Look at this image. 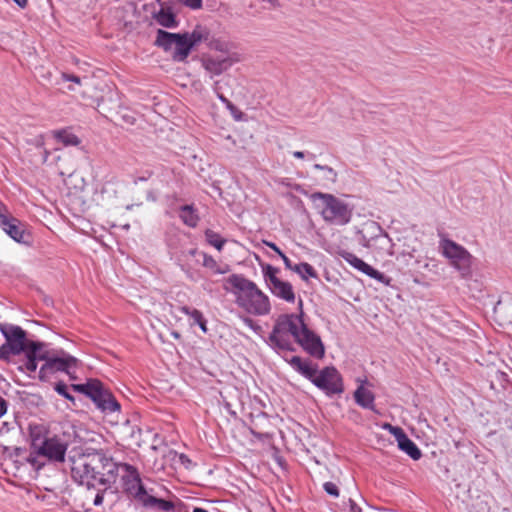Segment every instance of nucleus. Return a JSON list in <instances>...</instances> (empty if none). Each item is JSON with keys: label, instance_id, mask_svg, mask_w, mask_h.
Listing matches in <instances>:
<instances>
[{"label": "nucleus", "instance_id": "13d9d810", "mask_svg": "<svg viewBox=\"0 0 512 512\" xmlns=\"http://www.w3.org/2000/svg\"><path fill=\"white\" fill-rule=\"evenodd\" d=\"M147 179H148V177H139L138 179H136V180L134 181V183H137V181H138V180H140V181H146Z\"/></svg>", "mask_w": 512, "mask_h": 512}, {"label": "nucleus", "instance_id": "2f4dec72", "mask_svg": "<svg viewBox=\"0 0 512 512\" xmlns=\"http://www.w3.org/2000/svg\"><path fill=\"white\" fill-rule=\"evenodd\" d=\"M180 311L182 313H184L185 315L189 316L193 320V323H192L193 325L198 324L204 318L201 311H199L195 308H190L188 306H182V307H180Z\"/></svg>", "mask_w": 512, "mask_h": 512}, {"label": "nucleus", "instance_id": "3c124183", "mask_svg": "<svg viewBox=\"0 0 512 512\" xmlns=\"http://www.w3.org/2000/svg\"><path fill=\"white\" fill-rule=\"evenodd\" d=\"M225 106H226V107H227V108H228L232 113H234V112L238 111V109L236 108V106H235L231 101H229V103H228V104H225Z\"/></svg>", "mask_w": 512, "mask_h": 512}, {"label": "nucleus", "instance_id": "603ef678", "mask_svg": "<svg viewBox=\"0 0 512 512\" xmlns=\"http://www.w3.org/2000/svg\"><path fill=\"white\" fill-rule=\"evenodd\" d=\"M293 156L298 159H303L305 157V153L302 151H294Z\"/></svg>", "mask_w": 512, "mask_h": 512}, {"label": "nucleus", "instance_id": "0eeeda50", "mask_svg": "<svg viewBox=\"0 0 512 512\" xmlns=\"http://www.w3.org/2000/svg\"><path fill=\"white\" fill-rule=\"evenodd\" d=\"M439 248L450 265L453 266L464 278L471 276L472 255L462 245L448 238H441Z\"/></svg>", "mask_w": 512, "mask_h": 512}, {"label": "nucleus", "instance_id": "5fc2aeb1", "mask_svg": "<svg viewBox=\"0 0 512 512\" xmlns=\"http://www.w3.org/2000/svg\"><path fill=\"white\" fill-rule=\"evenodd\" d=\"M12 1L15 2L21 8L25 7L26 3H27V0H12Z\"/></svg>", "mask_w": 512, "mask_h": 512}, {"label": "nucleus", "instance_id": "09e8293b", "mask_svg": "<svg viewBox=\"0 0 512 512\" xmlns=\"http://www.w3.org/2000/svg\"><path fill=\"white\" fill-rule=\"evenodd\" d=\"M197 325L200 327V329H201L204 333H206V332L208 331V328H207V322H206L205 318H203V320H201V322H199Z\"/></svg>", "mask_w": 512, "mask_h": 512}, {"label": "nucleus", "instance_id": "20e7f679", "mask_svg": "<svg viewBox=\"0 0 512 512\" xmlns=\"http://www.w3.org/2000/svg\"><path fill=\"white\" fill-rule=\"evenodd\" d=\"M311 199L320 209V213L326 222L337 225H345L350 222L352 211L341 199L322 192L313 193Z\"/></svg>", "mask_w": 512, "mask_h": 512}, {"label": "nucleus", "instance_id": "79ce46f5", "mask_svg": "<svg viewBox=\"0 0 512 512\" xmlns=\"http://www.w3.org/2000/svg\"><path fill=\"white\" fill-rule=\"evenodd\" d=\"M63 78L66 80V81H72L76 84H80L81 82V79L80 77L76 76V75H70V74H66L64 73L63 74Z\"/></svg>", "mask_w": 512, "mask_h": 512}, {"label": "nucleus", "instance_id": "72a5a7b5", "mask_svg": "<svg viewBox=\"0 0 512 512\" xmlns=\"http://www.w3.org/2000/svg\"><path fill=\"white\" fill-rule=\"evenodd\" d=\"M176 6L183 5L193 10L201 9L203 6V0H173Z\"/></svg>", "mask_w": 512, "mask_h": 512}, {"label": "nucleus", "instance_id": "58836bf2", "mask_svg": "<svg viewBox=\"0 0 512 512\" xmlns=\"http://www.w3.org/2000/svg\"><path fill=\"white\" fill-rule=\"evenodd\" d=\"M360 244L363 245L364 247L366 248H372L373 247V240H372V237L371 238H367L365 236V234H363L362 232H360Z\"/></svg>", "mask_w": 512, "mask_h": 512}, {"label": "nucleus", "instance_id": "9d476101", "mask_svg": "<svg viewBox=\"0 0 512 512\" xmlns=\"http://www.w3.org/2000/svg\"><path fill=\"white\" fill-rule=\"evenodd\" d=\"M201 66L210 79L220 76L228 71L238 59L235 54L215 55L212 53H204L200 56Z\"/></svg>", "mask_w": 512, "mask_h": 512}, {"label": "nucleus", "instance_id": "9b49d317", "mask_svg": "<svg viewBox=\"0 0 512 512\" xmlns=\"http://www.w3.org/2000/svg\"><path fill=\"white\" fill-rule=\"evenodd\" d=\"M63 356H56L47 351L45 363L38 372L40 381H46L50 375L56 372H66L69 374V368L76 366L77 359L71 355L62 352Z\"/></svg>", "mask_w": 512, "mask_h": 512}, {"label": "nucleus", "instance_id": "c03bdc74", "mask_svg": "<svg viewBox=\"0 0 512 512\" xmlns=\"http://www.w3.org/2000/svg\"><path fill=\"white\" fill-rule=\"evenodd\" d=\"M302 269H303V267H301V263H299V264L293 265L290 270L298 273L303 280H307V276L302 274Z\"/></svg>", "mask_w": 512, "mask_h": 512}, {"label": "nucleus", "instance_id": "473e14b6", "mask_svg": "<svg viewBox=\"0 0 512 512\" xmlns=\"http://www.w3.org/2000/svg\"><path fill=\"white\" fill-rule=\"evenodd\" d=\"M340 512H362V510L352 498H348L347 501L342 502Z\"/></svg>", "mask_w": 512, "mask_h": 512}, {"label": "nucleus", "instance_id": "f704fd0d", "mask_svg": "<svg viewBox=\"0 0 512 512\" xmlns=\"http://www.w3.org/2000/svg\"><path fill=\"white\" fill-rule=\"evenodd\" d=\"M314 169H317V170H323L326 172V179L331 181V182H335L336 179H337V172L332 168V167H329V166H326V165H320V164H315L314 166Z\"/></svg>", "mask_w": 512, "mask_h": 512}, {"label": "nucleus", "instance_id": "a19ab883", "mask_svg": "<svg viewBox=\"0 0 512 512\" xmlns=\"http://www.w3.org/2000/svg\"><path fill=\"white\" fill-rule=\"evenodd\" d=\"M8 409V402L0 396V418L4 416Z\"/></svg>", "mask_w": 512, "mask_h": 512}, {"label": "nucleus", "instance_id": "6ab92c4d", "mask_svg": "<svg viewBox=\"0 0 512 512\" xmlns=\"http://www.w3.org/2000/svg\"><path fill=\"white\" fill-rule=\"evenodd\" d=\"M342 257L344 258V260L347 263H349L355 269H357V270L361 271L362 273L370 276L371 278L379 280L383 276L378 270L374 269L372 266H370L369 264L364 262L362 259L358 258L353 253L345 252V253L342 254Z\"/></svg>", "mask_w": 512, "mask_h": 512}, {"label": "nucleus", "instance_id": "8fccbe9b", "mask_svg": "<svg viewBox=\"0 0 512 512\" xmlns=\"http://www.w3.org/2000/svg\"><path fill=\"white\" fill-rule=\"evenodd\" d=\"M217 95V98L223 103V104H228L229 103V100L224 96L223 92L222 93H219V94H216Z\"/></svg>", "mask_w": 512, "mask_h": 512}, {"label": "nucleus", "instance_id": "6e6d98bb", "mask_svg": "<svg viewBox=\"0 0 512 512\" xmlns=\"http://www.w3.org/2000/svg\"><path fill=\"white\" fill-rule=\"evenodd\" d=\"M7 206L5 204H3L2 202H0V214L6 212L7 210Z\"/></svg>", "mask_w": 512, "mask_h": 512}, {"label": "nucleus", "instance_id": "7ed1b4c3", "mask_svg": "<svg viewBox=\"0 0 512 512\" xmlns=\"http://www.w3.org/2000/svg\"><path fill=\"white\" fill-rule=\"evenodd\" d=\"M285 360L295 371L324 391L326 395H339L344 392L342 376L334 366H326L318 371V365L309 359L303 360L299 356H293L290 359L285 358Z\"/></svg>", "mask_w": 512, "mask_h": 512}, {"label": "nucleus", "instance_id": "2eb2a0df", "mask_svg": "<svg viewBox=\"0 0 512 512\" xmlns=\"http://www.w3.org/2000/svg\"><path fill=\"white\" fill-rule=\"evenodd\" d=\"M298 343L305 352L316 359H322L325 355V348L321 338L307 325H302V333L295 341Z\"/></svg>", "mask_w": 512, "mask_h": 512}, {"label": "nucleus", "instance_id": "37998d69", "mask_svg": "<svg viewBox=\"0 0 512 512\" xmlns=\"http://www.w3.org/2000/svg\"><path fill=\"white\" fill-rule=\"evenodd\" d=\"M264 244L271 248L273 251H275L279 256L282 255V250L273 242L270 241H264Z\"/></svg>", "mask_w": 512, "mask_h": 512}, {"label": "nucleus", "instance_id": "bb28decb", "mask_svg": "<svg viewBox=\"0 0 512 512\" xmlns=\"http://www.w3.org/2000/svg\"><path fill=\"white\" fill-rule=\"evenodd\" d=\"M54 137L64 146H78L81 143L78 136L66 129L55 131Z\"/></svg>", "mask_w": 512, "mask_h": 512}, {"label": "nucleus", "instance_id": "7c9ffc66", "mask_svg": "<svg viewBox=\"0 0 512 512\" xmlns=\"http://www.w3.org/2000/svg\"><path fill=\"white\" fill-rule=\"evenodd\" d=\"M188 253L191 256H195L196 254L201 255L203 258L202 265L206 268L211 269L214 273H216V270H217L219 264L216 262V260L212 256H210L204 252H198L197 249H195V248L190 249Z\"/></svg>", "mask_w": 512, "mask_h": 512}, {"label": "nucleus", "instance_id": "f8f14e48", "mask_svg": "<svg viewBox=\"0 0 512 512\" xmlns=\"http://www.w3.org/2000/svg\"><path fill=\"white\" fill-rule=\"evenodd\" d=\"M0 227L14 241L20 244L29 245L31 235L25 229V225L16 217H14L8 209L0 214Z\"/></svg>", "mask_w": 512, "mask_h": 512}, {"label": "nucleus", "instance_id": "b1692460", "mask_svg": "<svg viewBox=\"0 0 512 512\" xmlns=\"http://www.w3.org/2000/svg\"><path fill=\"white\" fill-rule=\"evenodd\" d=\"M179 218L186 226L191 228H195L200 220L197 209L193 205L181 206L179 208Z\"/></svg>", "mask_w": 512, "mask_h": 512}, {"label": "nucleus", "instance_id": "cd10ccee", "mask_svg": "<svg viewBox=\"0 0 512 512\" xmlns=\"http://www.w3.org/2000/svg\"><path fill=\"white\" fill-rule=\"evenodd\" d=\"M122 440L126 442L128 447L136 446L139 447L142 442V431L140 428L132 427L131 431H123Z\"/></svg>", "mask_w": 512, "mask_h": 512}, {"label": "nucleus", "instance_id": "423d86ee", "mask_svg": "<svg viewBox=\"0 0 512 512\" xmlns=\"http://www.w3.org/2000/svg\"><path fill=\"white\" fill-rule=\"evenodd\" d=\"M0 332L5 338V343L0 346V360L7 363L11 361V356L20 355L31 342H35L28 340L26 331L17 325L0 323Z\"/></svg>", "mask_w": 512, "mask_h": 512}, {"label": "nucleus", "instance_id": "a878e982", "mask_svg": "<svg viewBox=\"0 0 512 512\" xmlns=\"http://www.w3.org/2000/svg\"><path fill=\"white\" fill-rule=\"evenodd\" d=\"M398 447L400 450L405 452L408 456H410L413 460H419L422 456L420 449L417 445L407 436L405 435L403 438L399 439Z\"/></svg>", "mask_w": 512, "mask_h": 512}, {"label": "nucleus", "instance_id": "6e6552de", "mask_svg": "<svg viewBox=\"0 0 512 512\" xmlns=\"http://www.w3.org/2000/svg\"><path fill=\"white\" fill-rule=\"evenodd\" d=\"M207 40L206 27L196 25L192 32L176 33L171 58L175 62H186L192 49Z\"/></svg>", "mask_w": 512, "mask_h": 512}, {"label": "nucleus", "instance_id": "412c9836", "mask_svg": "<svg viewBox=\"0 0 512 512\" xmlns=\"http://www.w3.org/2000/svg\"><path fill=\"white\" fill-rule=\"evenodd\" d=\"M355 402L364 409H369L375 413H379L375 407V396L372 391L360 385L354 392Z\"/></svg>", "mask_w": 512, "mask_h": 512}, {"label": "nucleus", "instance_id": "ea45409f", "mask_svg": "<svg viewBox=\"0 0 512 512\" xmlns=\"http://www.w3.org/2000/svg\"><path fill=\"white\" fill-rule=\"evenodd\" d=\"M243 322L245 323V325H247L248 327H250L253 330L260 329V326L257 325L255 323V321L252 318H250V317H244L243 318Z\"/></svg>", "mask_w": 512, "mask_h": 512}, {"label": "nucleus", "instance_id": "680f3d73", "mask_svg": "<svg viewBox=\"0 0 512 512\" xmlns=\"http://www.w3.org/2000/svg\"><path fill=\"white\" fill-rule=\"evenodd\" d=\"M510 2H512V0H509Z\"/></svg>", "mask_w": 512, "mask_h": 512}, {"label": "nucleus", "instance_id": "c85d7f7f", "mask_svg": "<svg viewBox=\"0 0 512 512\" xmlns=\"http://www.w3.org/2000/svg\"><path fill=\"white\" fill-rule=\"evenodd\" d=\"M53 388L59 395L67 399L72 404V406H76V399L70 393L71 388L65 382L58 381L54 384Z\"/></svg>", "mask_w": 512, "mask_h": 512}, {"label": "nucleus", "instance_id": "052dcab7", "mask_svg": "<svg viewBox=\"0 0 512 512\" xmlns=\"http://www.w3.org/2000/svg\"><path fill=\"white\" fill-rule=\"evenodd\" d=\"M308 155H309V157H310L311 159H314V158L316 157V156H315V154H312V153H308Z\"/></svg>", "mask_w": 512, "mask_h": 512}, {"label": "nucleus", "instance_id": "f257e3e1", "mask_svg": "<svg viewBox=\"0 0 512 512\" xmlns=\"http://www.w3.org/2000/svg\"><path fill=\"white\" fill-rule=\"evenodd\" d=\"M119 470L122 471L123 490L141 503L148 494L142 484L138 470L128 463H116L103 450L87 449L72 459L71 477L88 491H95L94 506L103 504L104 495L116 482Z\"/></svg>", "mask_w": 512, "mask_h": 512}, {"label": "nucleus", "instance_id": "4be33fe9", "mask_svg": "<svg viewBox=\"0 0 512 512\" xmlns=\"http://www.w3.org/2000/svg\"><path fill=\"white\" fill-rule=\"evenodd\" d=\"M370 227L378 232L372 237L373 247L379 248L380 250L387 252L392 255V241L389 238L388 234L383 231V229L375 222H372Z\"/></svg>", "mask_w": 512, "mask_h": 512}, {"label": "nucleus", "instance_id": "4468645a", "mask_svg": "<svg viewBox=\"0 0 512 512\" xmlns=\"http://www.w3.org/2000/svg\"><path fill=\"white\" fill-rule=\"evenodd\" d=\"M160 5L159 10L151 12L152 19L160 26L167 29H175L179 26V19L177 18L176 4L173 0L162 2L156 0Z\"/></svg>", "mask_w": 512, "mask_h": 512}, {"label": "nucleus", "instance_id": "ddd939ff", "mask_svg": "<svg viewBox=\"0 0 512 512\" xmlns=\"http://www.w3.org/2000/svg\"><path fill=\"white\" fill-rule=\"evenodd\" d=\"M288 314L280 315L273 326L268 337V344L274 350L295 351V348L288 337L287 326Z\"/></svg>", "mask_w": 512, "mask_h": 512}, {"label": "nucleus", "instance_id": "864d4df0", "mask_svg": "<svg viewBox=\"0 0 512 512\" xmlns=\"http://www.w3.org/2000/svg\"><path fill=\"white\" fill-rule=\"evenodd\" d=\"M180 460H181L182 464H187V463L190 464L191 463L190 459L184 454L180 455Z\"/></svg>", "mask_w": 512, "mask_h": 512}, {"label": "nucleus", "instance_id": "4d7b16f0", "mask_svg": "<svg viewBox=\"0 0 512 512\" xmlns=\"http://www.w3.org/2000/svg\"><path fill=\"white\" fill-rule=\"evenodd\" d=\"M193 512H208L206 509L204 508H200V507H195L193 509Z\"/></svg>", "mask_w": 512, "mask_h": 512}, {"label": "nucleus", "instance_id": "a18cd8bd", "mask_svg": "<svg viewBox=\"0 0 512 512\" xmlns=\"http://www.w3.org/2000/svg\"><path fill=\"white\" fill-rule=\"evenodd\" d=\"M212 88H213V91L215 92V94L222 93V81L221 80L214 81Z\"/></svg>", "mask_w": 512, "mask_h": 512}, {"label": "nucleus", "instance_id": "de8ad7c7", "mask_svg": "<svg viewBox=\"0 0 512 512\" xmlns=\"http://www.w3.org/2000/svg\"><path fill=\"white\" fill-rule=\"evenodd\" d=\"M280 257L282 258L285 267L290 270L292 268V266H293V264L290 261V259L284 253H282V255H280Z\"/></svg>", "mask_w": 512, "mask_h": 512}, {"label": "nucleus", "instance_id": "f03ea898", "mask_svg": "<svg viewBox=\"0 0 512 512\" xmlns=\"http://www.w3.org/2000/svg\"><path fill=\"white\" fill-rule=\"evenodd\" d=\"M224 290L235 295V303L248 314L265 316L271 311L269 297L257 285L241 274H232L225 279Z\"/></svg>", "mask_w": 512, "mask_h": 512}, {"label": "nucleus", "instance_id": "39448f33", "mask_svg": "<svg viewBox=\"0 0 512 512\" xmlns=\"http://www.w3.org/2000/svg\"><path fill=\"white\" fill-rule=\"evenodd\" d=\"M71 390L90 398L103 413L120 411V404L111 391L98 379H89L83 384H71Z\"/></svg>", "mask_w": 512, "mask_h": 512}, {"label": "nucleus", "instance_id": "a211bd4d", "mask_svg": "<svg viewBox=\"0 0 512 512\" xmlns=\"http://www.w3.org/2000/svg\"><path fill=\"white\" fill-rule=\"evenodd\" d=\"M145 508L158 512H182L184 505L178 501L177 503L161 498H157L151 494H147L141 501Z\"/></svg>", "mask_w": 512, "mask_h": 512}, {"label": "nucleus", "instance_id": "bf43d9fd", "mask_svg": "<svg viewBox=\"0 0 512 512\" xmlns=\"http://www.w3.org/2000/svg\"><path fill=\"white\" fill-rule=\"evenodd\" d=\"M172 335H173L175 338H179V337H180L179 333H177V332H173V333H172Z\"/></svg>", "mask_w": 512, "mask_h": 512}, {"label": "nucleus", "instance_id": "1a4fd4ad", "mask_svg": "<svg viewBox=\"0 0 512 512\" xmlns=\"http://www.w3.org/2000/svg\"><path fill=\"white\" fill-rule=\"evenodd\" d=\"M263 275L271 293L289 303L295 301V293L291 283L277 277L279 269L270 264L262 265Z\"/></svg>", "mask_w": 512, "mask_h": 512}, {"label": "nucleus", "instance_id": "e433bc0d", "mask_svg": "<svg viewBox=\"0 0 512 512\" xmlns=\"http://www.w3.org/2000/svg\"><path fill=\"white\" fill-rule=\"evenodd\" d=\"M325 492L333 497L339 496V488L334 482H325L323 484Z\"/></svg>", "mask_w": 512, "mask_h": 512}, {"label": "nucleus", "instance_id": "c9c22d12", "mask_svg": "<svg viewBox=\"0 0 512 512\" xmlns=\"http://www.w3.org/2000/svg\"><path fill=\"white\" fill-rule=\"evenodd\" d=\"M384 428L388 429L391 432V434L394 435L397 442L399 441V439L403 438L406 435V433L404 432V430L401 427L393 426L389 423H386L384 425Z\"/></svg>", "mask_w": 512, "mask_h": 512}, {"label": "nucleus", "instance_id": "4c0bfd02", "mask_svg": "<svg viewBox=\"0 0 512 512\" xmlns=\"http://www.w3.org/2000/svg\"><path fill=\"white\" fill-rule=\"evenodd\" d=\"M301 267H303L302 274L306 275L307 278H318L316 270L309 263L302 262Z\"/></svg>", "mask_w": 512, "mask_h": 512}, {"label": "nucleus", "instance_id": "49530a36", "mask_svg": "<svg viewBox=\"0 0 512 512\" xmlns=\"http://www.w3.org/2000/svg\"><path fill=\"white\" fill-rule=\"evenodd\" d=\"M230 271V266L228 264L219 265L216 274H226Z\"/></svg>", "mask_w": 512, "mask_h": 512}, {"label": "nucleus", "instance_id": "aec40b11", "mask_svg": "<svg viewBox=\"0 0 512 512\" xmlns=\"http://www.w3.org/2000/svg\"><path fill=\"white\" fill-rule=\"evenodd\" d=\"M299 314H288L287 326H288V334L293 336L296 341L300 333H302V325H306L303 320L304 312H303V301L299 299L298 302Z\"/></svg>", "mask_w": 512, "mask_h": 512}, {"label": "nucleus", "instance_id": "c756f323", "mask_svg": "<svg viewBox=\"0 0 512 512\" xmlns=\"http://www.w3.org/2000/svg\"><path fill=\"white\" fill-rule=\"evenodd\" d=\"M206 241L213 247H215L218 251H221L226 240L223 239L218 233L214 232L211 229H207L205 231Z\"/></svg>", "mask_w": 512, "mask_h": 512}, {"label": "nucleus", "instance_id": "393cba45", "mask_svg": "<svg viewBox=\"0 0 512 512\" xmlns=\"http://www.w3.org/2000/svg\"><path fill=\"white\" fill-rule=\"evenodd\" d=\"M206 32H207V40H203L202 43L203 42L206 43L207 47L211 51L219 52L220 53L219 55L233 54L230 51V45L228 42L212 36L210 30L207 27H206Z\"/></svg>", "mask_w": 512, "mask_h": 512}, {"label": "nucleus", "instance_id": "dca6fc26", "mask_svg": "<svg viewBox=\"0 0 512 512\" xmlns=\"http://www.w3.org/2000/svg\"><path fill=\"white\" fill-rule=\"evenodd\" d=\"M68 444L61 438L54 436L46 438L38 449V454L47 457L55 462H63L65 460Z\"/></svg>", "mask_w": 512, "mask_h": 512}, {"label": "nucleus", "instance_id": "f3484780", "mask_svg": "<svg viewBox=\"0 0 512 512\" xmlns=\"http://www.w3.org/2000/svg\"><path fill=\"white\" fill-rule=\"evenodd\" d=\"M47 344L44 342H31L28 349L24 351L25 362L18 367L20 371H27L29 374L34 373L37 370V362L44 361L47 357Z\"/></svg>", "mask_w": 512, "mask_h": 512}, {"label": "nucleus", "instance_id": "5701e85b", "mask_svg": "<svg viewBox=\"0 0 512 512\" xmlns=\"http://www.w3.org/2000/svg\"><path fill=\"white\" fill-rule=\"evenodd\" d=\"M176 39V33L168 32L163 29L156 31V37L154 40V46L162 49L166 53H171L174 48V42Z\"/></svg>", "mask_w": 512, "mask_h": 512}]
</instances>
